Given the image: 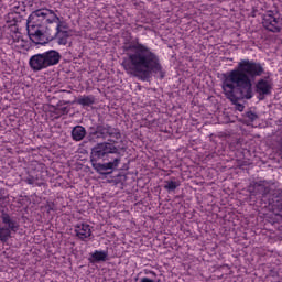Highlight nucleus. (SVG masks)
I'll list each match as a JSON object with an SVG mask.
<instances>
[{
	"mask_svg": "<svg viewBox=\"0 0 282 282\" xmlns=\"http://www.w3.org/2000/svg\"><path fill=\"white\" fill-rule=\"evenodd\" d=\"M263 74H265V67L254 59H241L235 69L221 74L225 96L236 106L237 111L246 109L239 100H252L254 97L252 80Z\"/></svg>",
	"mask_w": 282,
	"mask_h": 282,
	"instance_id": "f257e3e1",
	"label": "nucleus"
},
{
	"mask_svg": "<svg viewBox=\"0 0 282 282\" xmlns=\"http://www.w3.org/2000/svg\"><path fill=\"white\" fill-rule=\"evenodd\" d=\"M126 56L121 63L124 72L138 80L147 83L158 76L160 80L166 78V70L162 66L160 55L151 47L140 42H128L123 45Z\"/></svg>",
	"mask_w": 282,
	"mask_h": 282,
	"instance_id": "f03ea898",
	"label": "nucleus"
},
{
	"mask_svg": "<svg viewBox=\"0 0 282 282\" xmlns=\"http://www.w3.org/2000/svg\"><path fill=\"white\" fill-rule=\"evenodd\" d=\"M116 144L118 141L109 139L91 148L90 164L99 175H111L120 166V162H122L120 151H127V148L116 147Z\"/></svg>",
	"mask_w": 282,
	"mask_h": 282,
	"instance_id": "7ed1b4c3",
	"label": "nucleus"
},
{
	"mask_svg": "<svg viewBox=\"0 0 282 282\" xmlns=\"http://www.w3.org/2000/svg\"><path fill=\"white\" fill-rule=\"evenodd\" d=\"M85 138L88 142H98V140H107V138H116L117 140H120L122 133L120 132V129L105 123V121L99 118L98 123H94L88 127V129H85L83 126H75L72 129V139L75 142H80L82 140H85Z\"/></svg>",
	"mask_w": 282,
	"mask_h": 282,
	"instance_id": "20e7f679",
	"label": "nucleus"
},
{
	"mask_svg": "<svg viewBox=\"0 0 282 282\" xmlns=\"http://www.w3.org/2000/svg\"><path fill=\"white\" fill-rule=\"evenodd\" d=\"M47 21H58V15L50 9H37L33 11L26 20V32L29 39L41 33V29Z\"/></svg>",
	"mask_w": 282,
	"mask_h": 282,
	"instance_id": "39448f33",
	"label": "nucleus"
},
{
	"mask_svg": "<svg viewBox=\"0 0 282 282\" xmlns=\"http://www.w3.org/2000/svg\"><path fill=\"white\" fill-rule=\"evenodd\" d=\"M61 58H63V56L58 51L50 50L31 56L29 59V66L32 72H43V69L58 65V63H61Z\"/></svg>",
	"mask_w": 282,
	"mask_h": 282,
	"instance_id": "423d86ee",
	"label": "nucleus"
},
{
	"mask_svg": "<svg viewBox=\"0 0 282 282\" xmlns=\"http://www.w3.org/2000/svg\"><path fill=\"white\" fill-rule=\"evenodd\" d=\"M61 32V18L57 20L47 21L45 25L40 29V33H36L30 41L35 45H47L51 41H54Z\"/></svg>",
	"mask_w": 282,
	"mask_h": 282,
	"instance_id": "0eeeda50",
	"label": "nucleus"
},
{
	"mask_svg": "<svg viewBox=\"0 0 282 282\" xmlns=\"http://www.w3.org/2000/svg\"><path fill=\"white\" fill-rule=\"evenodd\" d=\"M0 219L3 224V227H0V241L8 243L12 239V232H19V218L2 209L0 210Z\"/></svg>",
	"mask_w": 282,
	"mask_h": 282,
	"instance_id": "6e6552de",
	"label": "nucleus"
},
{
	"mask_svg": "<svg viewBox=\"0 0 282 282\" xmlns=\"http://www.w3.org/2000/svg\"><path fill=\"white\" fill-rule=\"evenodd\" d=\"M262 25L269 32L279 33L282 30V18L279 12L267 11L262 17Z\"/></svg>",
	"mask_w": 282,
	"mask_h": 282,
	"instance_id": "1a4fd4ad",
	"label": "nucleus"
},
{
	"mask_svg": "<svg viewBox=\"0 0 282 282\" xmlns=\"http://www.w3.org/2000/svg\"><path fill=\"white\" fill-rule=\"evenodd\" d=\"M260 76H264L263 78H260L256 83V94H258L259 100H265V96H270L272 94V85H270V77L272 76V73L265 72L261 74Z\"/></svg>",
	"mask_w": 282,
	"mask_h": 282,
	"instance_id": "9d476101",
	"label": "nucleus"
},
{
	"mask_svg": "<svg viewBox=\"0 0 282 282\" xmlns=\"http://www.w3.org/2000/svg\"><path fill=\"white\" fill-rule=\"evenodd\" d=\"M248 192L254 197L259 195L265 197L270 193V187L265 186V181H252L248 186Z\"/></svg>",
	"mask_w": 282,
	"mask_h": 282,
	"instance_id": "9b49d317",
	"label": "nucleus"
},
{
	"mask_svg": "<svg viewBox=\"0 0 282 282\" xmlns=\"http://www.w3.org/2000/svg\"><path fill=\"white\" fill-rule=\"evenodd\" d=\"M75 232L78 239H80L82 241H85V239H89V236L91 235V228L89 227V225L85 223L77 224L75 226Z\"/></svg>",
	"mask_w": 282,
	"mask_h": 282,
	"instance_id": "f8f14e48",
	"label": "nucleus"
},
{
	"mask_svg": "<svg viewBox=\"0 0 282 282\" xmlns=\"http://www.w3.org/2000/svg\"><path fill=\"white\" fill-rule=\"evenodd\" d=\"M109 260V251L95 250L88 258L89 263H105Z\"/></svg>",
	"mask_w": 282,
	"mask_h": 282,
	"instance_id": "ddd939ff",
	"label": "nucleus"
},
{
	"mask_svg": "<svg viewBox=\"0 0 282 282\" xmlns=\"http://www.w3.org/2000/svg\"><path fill=\"white\" fill-rule=\"evenodd\" d=\"M76 104L82 107H91V105H96V97L94 95L80 96Z\"/></svg>",
	"mask_w": 282,
	"mask_h": 282,
	"instance_id": "4468645a",
	"label": "nucleus"
},
{
	"mask_svg": "<svg viewBox=\"0 0 282 282\" xmlns=\"http://www.w3.org/2000/svg\"><path fill=\"white\" fill-rule=\"evenodd\" d=\"M69 36H72V34H69V31L59 29V33L57 34L58 45H67V39H69Z\"/></svg>",
	"mask_w": 282,
	"mask_h": 282,
	"instance_id": "2eb2a0df",
	"label": "nucleus"
},
{
	"mask_svg": "<svg viewBox=\"0 0 282 282\" xmlns=\"http://www.w3.org/2000/svg\"><path fill=\"white\" fill-rule=\"evenodd\" d=\"M163 188L167 191V193H173V191L180 188V181H165Z\"/></svg>",
	"mask_w": 282,
	"mask_h": 282,
	"instance_id": "dca6fc26",
	"label": "nucleus"
},
{
	"mask_svg": "<svg viewBox=\"0 0 282 282\" xmlns=\"http://www.w3.org/2000/svg\"><path fill=\"white\" fill-rule=\"evenodd\" d=\"M273 205L279 208L280 210H282V192L278 191L273 194V198H272Z\"/></svg>",
	"mask_w": 282,
	"mask_h": 282,
	"instance_id": "f3484780",
	"label": "nucleus"
},
{
	"mask_svg": "<svg viewBox=\"0 0 282 282\" xmlns=\"http://www.w3.org/2000/svg\"><path fill=\"white\" fill-rule=\"evenodd\" d=\"M55 113L57 116H67V113H69V107H67V106H57V108L55 109Z\"/></svg>",
	"mask_w": 282,
	"mask_h": 282,
	"instance_id": "a211bd4d",
	"label": "nucleus"
},
{
	"mask_svg": "<svg viewBox=\"0 0 282 282\" xmlns=\"http://www.w3.org/2000/svg\"><path fill=\"white\" fill-rule=\"evenodd\" d=\"M245 117L248 118L249 122H254V120H259V115H257L256 112L247 111L245 113Z\"/></svg>",
	"mask_w": 282,
	"mask_h": 282,
	"instance_id": "6ab92c4d",
	"label": "nucleus"
},
{
	"mask_svg": "<svg viewBox=\"0 0 282 282\" xmlns=\"http://www.w3.org/2000/svg\"><path fill=\"white\" fill-rule=\"evenodd\" d=\"M113 184H124L127 182V175L119 174L112 180Z\"/></svg>",
	"mask_w": 282,
	"mask_h": 282,
	"instance_id": "aec40b11",
	"label": "nucleus"
},
{
	"mask_svg": "<svg viewBox=\"0 0 282 282\" xmlns=\"http://www.w3.org/2000/svg\"><path fill=\"white\" fill-rule=\"evenodd\" d=\"M7 199H9L8 189L0 188V204H3Z\"/></svg>",
	"mask_w": 282,
	"mask_h": 282,
	"instance_id": "412c9836",
	"label": "nucleus"
},
{
	"mask_svg": "<svg viewBox=\"0 0 282 282\" xmlns=\"http://www.w3.org/2000/svg\"><path fill=\"white\" fill-rule=\"evenodd\" d=\"M59 23H61V30H67V23H65L64 21H61L59 20Z\"/></svg>",
	"mask_w": 282,
	"mask_h": 282,
	"instance_id": "4be33fe9",
	"label": "nucleus"
},
{
	"mask_svg": "<svg viewBox=\"0 0 282 282\" xmlns=\"http://www.w3.org/2000/svg\"><path fill=\"white\" fill-rule=\"evenodd\" d=\"M46 208H48L47 213H50V210H56L54 208V203L47 204Z\"/></svg>",
	"mask_w": 282,
	"mask_h": 282,
	"instance_id": "5701e85b",
	"label": "nucleus"
},
{
	"mask_svg": "<svg viewBox=\"0 0 282 282\" xmlns=\"http://www.w3.org/2000/svg\"><path fill=\"white\" fill-rule=\"evenodd\" d=\"M13 21H14L13 25H17V23H19V21H21V18L20 17L13 18Z\"/></svg>",
	"mask_w": 282,
	"mask_h": 282,
	"instance_id": "b1692460",
	"label": "nucleus"
},
{
	"mask_svg": "<svg viewBox=\"0 0 282 282\" xmlns=\"http://www.w3.org/2000/svg\"><path fill=\"white\" fill-rule=\"evenodd\" d=\"M26 182H28L29 184H34V178H28Z\"/></svg>",
	"mask_w": 282,
	"mask_h": 282,
	"instance_id": "393cba45",
	"label": "nucleus"
},
{
	"mask_svg": "<svg viewBox=\"0 0 282 282\" xmlns=\"http://www.w3.org/2000/svg\"><path fill=\"white\" fill-rule=\"evenodd\" d=\"M158 282H160V280H158Z\"/></svg>",
	"mask_w": 282,
	"mask_h": 282,
	"instance_id": "a878e982",
	"label": "nucleus"
}]
</instances>
